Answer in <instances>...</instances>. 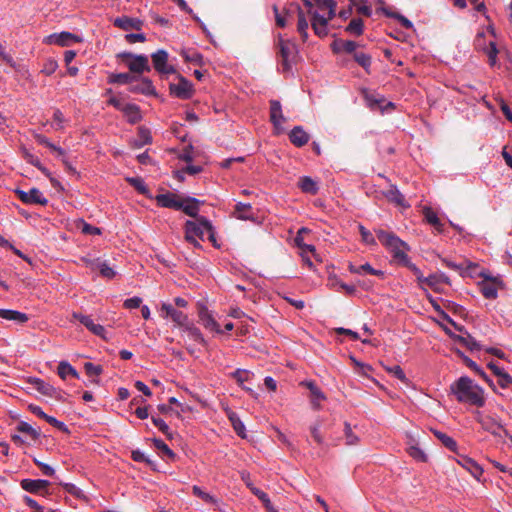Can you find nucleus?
Returning <instances> with one entry per match:
<instances>
[{
  "label": "nucleus",
  "mask_w": 512,
  "mask_h": 512,
  "mask_svg": "<svg viewBox=\"0 0 512 512\" xmlns=\"http://www.w3.org/2000/svg\"><path fill=\"white\" fill-rule=\"evenodd\" d=\"M433 432V434L435 435V437L437 439H439L441 441V443L446 447L448 448L449 450L451 451H456L457 449V443L456 441L448 436L447 434L441 432V431H438V430H434L432 429L431 430Z\"/></svg>",
  "instance_id": "36"
},
{
  "label": "nucleus",
  "mask_w": 512,
  "mask_h": 512,
  "mask_svg": "<svg viewBox=\"0 0 512 512\" xmlns=\"http://www.w3.org/2000/svg\"><path fill=\"white\" fill-rule=\"evenodd\" d=\"M350 271L352 273H355V274L367 273V274L375 275V276H378V277H383L384 276V272L382 270L374 269L369 263H365V264H362V265H359V266L351 265L350 266Z\"/></svg>",
  "instance_id": "34"
},
{
  "label": "nucleus",
  "mask_w": 512,
  "mask_h": 512,
  "mask_svg": "<svg viewBox=\"0 0 512 512\" xmlns=\"http://www.w3.org/2000/svg\"><path fill=\"white\" fill-rule=\"evenodd\" d=\"M498 377V383L502 388H507L512 384V376H510L508 373L503 371Z\"/></svg>",
  "instance_id": "64"
},
{
  "label": "nucleus",
  "mask_w": 512,
  "mask_h": 512,
  "mask_svg": "<svg viewBox=\"0 0 512 512\" xmlns=\"http://www.w3.org/2000/svg\"><path fill=\"white\" fill-rule=\"evenodd\" d=\"M199 319L202 325L211 331L220 332L219 325L213 318L212 314L205 307H201L199 310Z\"/></svg>",
  "instance_id": "22"
},
{
  "label": "nucleus",
  "mask_w": 512,
  "mask_h": 512,
  "mask_svg": "<svg viewBox=\"0 0 512 512\" xmlns=\"http://www.w3.org/2000/svg\"><path fill=\"white\" fill-rule=\"evenodd\" d=\"M477 422L481 425L482 429L489 432L495 438H497L500 442L506 444L509 439L512 445V435L504 428V426L495 418L489 415H481L478 413Z\"/></svg>",
  "instance_id": "4"
},
{
  "label": "nucleus",
  "mask_w": 512,
  "mask_h": 512,
  "mask_svg": "<svg viewBox=\"0 0 512 512\" xmlns=\"http://www.w3.org/2000/svg\"><path fill=\"white\" fill-rule=\"evenodd\" d=\"M298 186L299 188L304 192V193H308V194H311V195H315L317 194L318 190H319V187L317 185V182L314 181L311 177L309 176H303V177H300L299 179V182H298Z\"/></svg>",
  "instance_id": "27"
},
{
  "label": "nucleus",
  "mask_w": 512,
  "mask_h": 512,
  "mask_svg": "<svg viewBox=\"0 0 512 512\" xmlns=\"http://www.w3.org/2000/svg\"><path fill=\"white\" fill-rule=\"evenodd\" d=\"M153 443L154 446L168 458L174 459L176 457V454L168 447V445L163 440L154 438Z\"/></svg>",
  "instance_id": "48"
},
{
  "label": "nucleus",
  "mask_w": 512,
  "mask_h": 512,
  "mask_svg": "<svg viewBox=\"0 0 512 512\" xmlns=\"http://www.w3.org/2000/svg\"><path fill=\"white\" fill-rule=\"evenodd\" d=\"M251 209L252 207L250 204L239 202L235 205L234 213L237 218L247 220L252 217Z\"/></svg>",
  "instance_id": "40"
},
{
  "label": "nucleus",
  "mask_w": 512,
  "mask_h": 512,
  "mask_svg": "<svg viewBox=\"0 0 512 512\" xmlns=\"http://www.w3.org/2000/svg\"><path fill=\"white\" fill-rule=\"evenodd\" d=\"M84 369L86 374L89 377L93 378L90 382L93 384H99L100 380L94 377H97L102 373V367L100 365H95L91 362H86L84 364Z\"/></svg>",
  "instance_id": "38"
},
{
  "label": "nucleus",
  "mask_w": 512,
  "mask_h": 512,
  "mask_svg": "<svg viewBox=\"0 0 512 512\" xmlns=\"http://www.w3.org/2000/svg\"><path fill=\"white\" fill-rule=\"evenodd\" d=\"M247 487L256 497H258L263 502L266 508H270L271 502L268 495L265 492L255 487L252 483H247Z\"/></svg>",
  "instance_id": "47"
},
{
  "label": "nucleus",
  "mask_w": 512,
  "mask_h": 512,
  "mask_svg": "<svg viewBox=\"0 0 512 512\" xmlns=\"http://www.w3.org/2000/svg\"><path fill=\"white\" fill-rule=\"evenodd\" d=\"M128 183L134 187L139 193L146 195L149 190L144 182V180L140 177H130L127 178Z\"/></svg>",
  "instance_id": "45"
},
{
  "label": "nucleus",
  "mask_w": 512,
  "mask_h": 512,
  "mask_svg": "<svg viewBox=\"0 0 512 512\" xmlns=\"http://www.w3.org/2000/svg\"><path fill=\"white\" fill-rule=\"evenodd\" d=\"M121 111L127 117V120L131 124H136L141 121L142 115L140 109L135 104H125Z\"/></svg>",
  "instance_id": "24"
},
{
  "label": "nucleus",
  "mask_w": 512,
  "mask_h": 512,
  "mask_svg": "<svg viewBox=\"0 0 512 512\" xmlns=\"http://www.w3.org/2000/svg\"><path fill=\"white\" fill-rule=\"evenodd\" d=\"M408 453L412 458L419 462L427 461V455L425 454V452L416 445L410 446L408 449Z\"/></svg>",
  "instance_id": "50"
},
{
  "label": "nucleus",
  "mask_w": 512,
  "mask_h": 512,
  "mask_svg": "<svg viewBox=\"0 0 512 512\" xmlns=\"http://www.w3.org/2000/svg\"><path fill=\"white\" fill-rule=\"evenodd\" d=\"M270 120L273 123L274 127L277 129L285 121V118L282 114L281 103L278 100L270 101Z\"/></svg>",
  "instance_id": "21"
},
{
  "label": "nucleus",
  "mask_w": 512,
  "mask_h": 512,
  "mask_svg": "<svg viewBox=\"0 0 512 512\" xmlns=\"http://www.w3.org/2000/svg\"><path fill=\"white\" fill-rule=\"evenodd\" d=\"M359 232L362 237V241L368 245L375 244V239L372 235V233L367 230L363 225H359Z\"/></svg>",
  "instance_id": "54"
},
{
  "label": "nucleus",
  "mask_w": 512,
  "mask_h": 512,
  "mask_svg": "<svg viewBox=\"0 0 512 512\" xmlns=\"http://www.w3.org/2000/svg\"><path fill=\"white\" fill-rule=\"evenodd\" d=\"M0 318L17 323H25L29 319L27 314L10 309H0Z\"/></svg>",
  "instance_id": "26"
},
{
  "label": "nucleus",
  "mask_w": 512,
  "mask_h": 512,
  "mask_svg": "<svg viewBox=\"0 0 512 512\" xmlns=\"http://www.w3.org/2000/svg\"><path fill=\"white\" fill-rule=\"evenodd\" d=\"M155 199L157 204L161 207L172 208L175 210H180L182 207V200L173 193L159 194Z\"/></svg>",
  "instance_id": "17"
},
{
  "label": "nucleus",
  "mask_w": 512,
  "mask_h": 512,
  "mask_svg": "<svg viewBox=\"0 0 512 512\" xmlns=\"http://www.w3.org/2000/svg\"><path fill=\"white\" fill-rule=\"evenodd\" d=\"M161 312L164 318L170 317L178 326L183 327L188 323L187 315L179 310H176L171 304L163 303Z\"/></svg>",
  "instance_id": "13"
},
{
  "label": "nucleus",
  "mask_w": 512,
  "mask_h": 512,
  "mask_svg": "<svg viewBox=\"0 0 512 512\" xmlns=\"http://www.w3.org/2000/svg\"><path fill=\"white\" fill-rule=\"evenodd\" d=\"M278 47L282 70L283 72H288L291 70L292 63L297 55L296 45L290 40H285L282 37H279Z\"/></svg>",
  "instance_id": "6"
},
{
  "label": "nucleus",
  "mask_w": 512,
  "mask_h": 512,
  "mask_svg": "<svg viewBox=\"0 0 512 512\" xmlns=\"http://www.w3.org/2000/svg\"><path fill=\"white\" fill-rule=\"evenodd\" d=\"M192 491L195 496L201 498L202 500H204L207 503H210V504L217 503V499L214 496L204 492L199 486H196V485L193 486Z\"/></svg>",
  "instance_id": "49"
},
{
  "label": "nucleus",
  "mask_w": 512,
  "mask_h": 512,
  "mask_svg": "<svg viewBox=\"0 0 512 512\" xmlns=\"http://www.w3.org/2000/svg\"><path fill=\"white\" fill-rule=\"evenodd\" d=\"M131 457L136 462H145L149 466H153L154 465V462L151 461L148 457H146L145 454L143 452H141L140 450L132 451Z\"/></svg>",
  "instance_id": "59"
},
{
  "label": "nucleus",
  "mask_w": 512,
  "mask_h": 512,
  "mask_svg": "<svg viewBox=\"0 0 512 512\" xmlns=\"http://www.w3.org/2000/svg\"><path fill=\"white\" fill-rule=\"evenodd\" d=\"M152 142V137L150 134V131L146 127H139L138 128V138L134 140L132 146L134 148H141L146 144H150Z\"/></svg>",
  "instance_id": "31"
},
{
  "label": "nucleus",
  "mask_w": 512,
  "mask_h": 512,
  "mask_svg": "<svg viewBox=\"0 0 512 512\" xmlns=\"http://www.w3.org/2000/svg\"><path fill=\"white\" fill-rule=\"evenodd\" d=\"M137 80V76L129 73H112L109 75L108 82L112 84H129Z\"/></svg>",
  "instance_id": "29"
},
{
  "label": "nucleus",
  "mask_w": 512,
  "mask_h": 512,
  "mask_svg": "<svg viewBox=\"0 0 512 512\" xmlns=\"http://www.w3.org/2000/svg\"><path fill=\"white\" fill-rule=\"evenodd\" d=\"M232 376L239 382L243 383L247 381L250 377V372L247 370L237 369L233 372Z\"/></svg>",
  "instance_id": "63"
},
{
  "label": "nucleus",
  "mask_w": 512,
  "mask_h": 512,
  "mask_svg": "<svg viewBox=\"0 0 512 512\" xmlns=\"http://www.w3.org/2000/svg\"><path fill=\"white\" fill-rule=\"evenodd\" d=\"M387 371L391 374H393L396 378H398L400 381L407 383L408 379L402 370V368L399 365H395L393 367L387 368Z\"/></svg>",
  "instance_id": "57"
},
{
  "label": "nucleus",
  "mask_w": 512,
  "mask_h": 512,
  "mask_svg": "<svg viewBox=\"0 0 512 512\" xmlns=\"http://www.w3.org/2000/svg\"><path fill=\"white\" fill-rule=\"evenodd\" d=\"M363 28V20L361 18H353L346 27V31L356 36H360L363 33Z\"/></svg>",
  "instance_id": "41"
},
{
  "label": "nucleus",
  "mask_w": 512,
  "mask_h": 512,
  "mask_svg": "<svg viewBox=\"0 0 512 512\" xmlns=\"http://www.w3.org/2000/svg\"><path fill=\"white\" fill-rule=\"evenodd\" d=\"M72 318L74 320H77L79 321L82 325H84L90 332L93 330V328L95 327V323L93 321V319L91 318V316H88V315H83L82 313H79V312H73L72 313Z\"/></svg>",
  "instance_id": "44"
},
{
  "label": "nucleus",
  "mask_w": 512,
  "mask_h": 512,
  "mask_svg": "<svg viewBox=\"0 0 512 512\" xmlns=\"http://www.w3.org/2000/svg\"><path fill=\"white\" fill-rule=\"evenodd\" d=\"M27 383L44 396L60 399L61 391L37 377H29Z\"/></svg>",
  "instance_id": "9"
},
{
  "label": "nucleus",
  "mask_w": 512,
  "mask_h": 512,
  "mask_svg": "<svg viewBox=\"0 0 512 512\" xmlns=\"http://www.w3.org/2000/svg\"><path fill=\"white\" fill-rule=\"evenodd\" d=\"M496 280H493V283L483 284L481 287V292L486 299H495L497 298V287L495 285Z\"/></svg>",
  "instance_id": "46"
},
{
  "label": "nucleus",
  "mask_w": 512,
  "mask_h": 512,
  "mask_svg": "<svg viewBox=\"0 0 512 512\" xmlns=\"http://www.w3.org/2000/svg\"><path fill=\"white\" fill-rule=\"evenodd\" d=\"M50 485V482L48 480L44 479H23L20 482V486L23 490L37 494L40 493L42 490H46L47 487Z\"/></svg>",
  "instance_id": "15"
},
{
  "label": "nucleus",
  "mask_w": 512,
  "mask_h": 512,
  "mask_svg": "<svg viewBox=\"0 0 512 512\" xmlns=\"http://www.w3.org/2000/svg\"><path fill=\"white\" fill-rule=\"evenodd\" d=\"M229 420L233 426V429L237 433V435L240 436L241 438H246L245 425L240 420L238 415L234 412L229 413Z\"/></svg>",
  "instance_id": "39"
},
{
  "label": "nucleus",
  "mask_w": 512,
  "mask_h": 512,
  "mask_svg": "<svg viewBox=\"0 0 512 512\" xmlns=\"http://www.w3.org/2000/svg\"><path fill=\"white\" fill-rule=\"evenodd\" d=\"M141 303H142V299L140 297L135 296V297L126 299L123 303V306L126 309H135V308L140 307Z\"/></svg>",
  "instance_id": "62"
},
{
  "label": "nucleus",
  "mask_w": 512,
  "mask_h": 512,
  "mask_svg": "<svg viewBox=\"0 0 512 512\" xmlns=\"http://www.w3.org/2000/svg\"><path fill=\"white\" fill-rule=\"evenodd\" d=\"M57 67H58V63L56 60L48 59L44 63V66H43L41 72L49 76V75H52L56 71Z\"/></svg>",
  "instance_id": "56"
},
{
  "label": "nucleus",
  "mask_w": 512,
  "mask_h": 512,
  "mask_svg": "<svg viewBox=\"0 0 512 512\" xmlns=\"http://www.w3.org/2000/svg\"><path fill=\"white\" fill-rule=\"evenodd\" d=\"M129 92L141 93L145 95H155V88L152 81L149 78L143 77L140 80H136L129 86Z\"/></svg>",
  "instance_id": "16"
},
{
  "label": "nucleus",
  "mask_w": 512,
  "mask_h": 512,
  "mask_svg": "<svg viewBox=\"0 0 512 512\" xmlns=\"http://www.w3.org/2000/svg\"><path fill=\"white\" fill-rule=\"evenodd\" d=\"M183 327H186L187 331L189 332V335L195 341L200 342V343L204 342L202 334L198 328L194 327L193 325H190L189 322L187 323V325H184Z\"/></svg>",
  "instance_id": "58"
},
{
  "label": "nucleus",
  "mask_w": 512,
  "mask_h": 512,
  "mask_svg": "<svg viewBox=\"0 0 512 512\" xmlns=\"http://www.w3.org/2000/svg\"><path fill=\"white\" fill-rule=\"evenodd\" d=\"M114 25L125 31L131 29L140 30L142 28L143 22L137 18L123 16L116 18L114 20Z\"/></svg>",
  "instance_id": "20"
},
{
  "label": "nucleus",
  "mask_w": 512,
  "mask_h": 512,
  "mask_svg": "<svg viewBox=\"0 0 512 512\" xmlns=\"http://www.w3.org/2000/svg\"><path fill=\"white\" fill-rule=\"evenodd\" d=\"M153 67L160 74H173L175 68L168 65V53L165 50H158L151 55Z\"/></svg>",
  "instance_id": "12"
},
{
  "label": "nucleus",
  "mask_w": 512,
  "mask_h": 512,
  "mask_svg": "<svg viewBox=\"0 0 512 512\" xmlns=\"http://www.w3.org/2000/svg\"><path fill=\"white\" fill-rule=\"evenodd\" d=\"M457 463L467 470L475 479L480 480L483 474V468L472 458L460 455L456 459Z\"/></svg>",
  "instance_id": "14"
},
{
  "label": "nucleus",
  "mask_w": 512,
  "mask_h": 512,
  "mask_svg": "<svg viewBox=\"0 0 512 512\" xmlns=\"http://www.w3.org/2000/svg\"><path fill=\"white\" fill-rule=\"evenodd\" d=\"M35 139L36 141L41 144V145H45L46 147H48L49 149H51L52 151L54 152H57V154L59 156H64L65 152L64 150L61 148V147H58L56 145H54L53 143H51L47 137H45L44 135L42 134H36L35 135Z\"/></svg>",
  "instance_id": "43"
},
{
  "label": "nucleus",
  "mask_w": 512,
  "mask_h": 512,
  "mask_svg": "<svg viewBox=\"0 0 512 512\" xmlns=\"http://www.w3.org/2000/svg\"><path fill=\"white\" fill-rule=\"evenodd\" d=\"M199 204L200 201L196 198L188 197L185 201L182 200V207L180 210H182L186 215L196 219L199 217Z\"/></svg>",
  "instance_id": "25"
},
{
  "label": "nucleus",
  "mask_w": 512,
  "mask_h": 512,
  "mask_svg": "<svg viewBox=\"0 0 512 512\" xmlns=\"http://www.w3.org/2000/svg\"><path fill=\"white\" fill-rule=\"evenodd\" d=\"M34 463L41 469V472L45 476H54L55 470L49 466L48 464L41 462L37 459H34Z\"/></svg>",
  "instance_id": "60"
},
{
  "label": "nucleus",
  "mask_w": 512,
  "mask_h": 512,
  "mask_svg": "<svg viewBox=\"0 0 512 512\" xmlns=\"http://www.w3.org/2000/svg\"><path fill=\"white\" fill-rule=\"evenodd\" d=\"M353 58L364 69L371 65V57L363 52H355Z\"/></svg>",
  "instance_id": "51"
},
{
  "label": "nucleus",
  "mask_w": 512,
  "mask_h": 512,
  "mask_svg": "<svg viewBox=\"0 0 512 512\" xmlns=\"http://www.w3.org/2000/svg\"><path fill=\"white\" fill-rule=\"evenodd\" d=\"M151 420L164 435L170 437V428L161 418L152 416Z\"/></svg>",
  "instance_id": "53"
},
{
  "label": "nucleus",
  "mask_w": 512,
  "mask_h": 512,
  "mask_svg": "<svg viewBox=\"0 0 512 512\" xmlns=\"http://www.w3.org/2000/svg\"><path fill=\"white\" fill-rule=\"evenodd\" d=\"M179 82L177 84L170 83V94L179 99H190L193 95V85L185 77L178 75Z\"/></svg>",
  "instance_id": "8"
},
{
  "label": "nucleus",
  "mask_w": 512,
  "mask_h": 512,
  "mask_svg": "<svg viewBox=\"0 0 512 512\" xmlns=\"http://www.w3.org/2000/svg\"><path fill=\"white\" fill-rule=\"evenodd\" d=\"M321 421H316L313 425L310 426V433H311V436L313 437L314 441L318 444H323L324 443V439L320 433V428H321Z\"/></svg>",
  "instance_id": "52"
},
{
  "label": "nucleus",
  "mask_w": 512,
  "mask_h": 512,
  "mask_svg": "<svg viewBox=\"0 0 512 512\" xmlns=\"http://www.w3.org/2000/svg\"><path fill=\"white\" fill-rule=\"evenodd\" d=\"M384 197L396 206L408 208L410 205L406 202L404 195L398 190L397 186L390 184L389 189L383 192Z\"/></svg>",
  "instance_id": "18"
},
{
  "label": "nucleus",
  "mask_w": 512,
  "mask_h": 512,
  "mask_svg": "<svg viewBox=\"0 0 512 512\" xmlns=\"http://www.w3.org/2000/svg\"><path fill=\"white\" fill-rule=\"evenodd\" d=\"M301 385L309 389L313 408L319 409L321 401L326 399L324 393L313 381H305L302 382Z\"/></svg>",
  "instance_id": "19"
},
{
  "label": "nucleus",
  "mask_w": 512,
  "mask_h": 512,
  "mask_svg": "<svg viewBox=\"0 0 512 512\" xmlns=\"http://www.w3.org/2000/svg\"><path fill=\"white\" fill-rule=\"evenodd\" d=\"M17 430L21 433L28 434L33 440L40 437V431L34 429L30 424L24 421L19 422Z\"/></svg>",
  "instance_id": "42"
},
{
  "label": "nucleus",
  "mask_w": 512,
  "mask_h": 512,
  "mask_svg": "<svg viewBox=\"0 0 512 512\" xmlns=\"http://www.w3.org/2000/svg\"><path fill=\"white\" fill-rule=\"evenodd\" d=\"M15 193L25 204H39L42 206L48 204V199L43 196V193L38 188H31L28 192L17 189Z\"/></svg>",
  "instance_id": "11"
},
{
  "label": "nucleus",
  "mask_w": 512,
  "mask_h": 512,
  "mask_svg": "<svg viewBox=\"0 0 512 512\" xmlns=\"http://www.w3.org/2000/svg\"><path fill=\"white\" fill-rule=\"evenodd\" d=\"M451 392L459 402L469 403L477 407H482L485 403L483 390L467 376L460 377L450 386Z\"/></svg>",
  "instance_id": "1"
},
{
  "label": "nucleus",
  "mask_w": 512,
  "mask_h": 512,
  "mask_svg": "<svg viewBox=\"0 0 512 512\" xmlns=\"http://www.w3.org/2000/svg\"><path fill=\"white\" fill-rule=\"evenodd\" d=\"M423 215L425 220L432 225L437 232L441 233L443 231V224L438 218L437 214L432 210V208L425 206L423 208Z\"/></svg>",
  "instance_id": "28"
},
{
  "label": "nucleus",
  "mask_w": 512,
  "mask_h": 512,
  "mask_svg": "<svg viewBox=\"0 0 512 512\" xmlns=\"http://www.w3.org/2000/svg\"><path fill=\"white\" fill-rule=\"evenodd\" d=\"M357 47L358 44L351 40H337L333 43V50L335 52L355 53Z\"/></svg>",
  "instance_id": "32"
},
{
  "label": "nucleus",
  "mask_w": 512,
  "mask_h": 512,
  "mask_svg": "<svg viewBox=\"0 0 512 512\" xmlns=\"http://www.w3.org/2000/svg\"><path fill=\"white\" fill-rule=\"evenodd\" d=\"M119 57L123 60L131 59V61L127 63V66L132 73L141 74L143 72L151 71L149 60L146 55H134L132 53L125 52L119 54Z\"/></svg>",
  "instance_id": "7"
},
{
  "label": "nucleus",
  "mask_w": 512,
  "mask_h": 512,
  "mask_svg": "<svg viewBox=\"0 0 512 512\" xmlns=\"http://www.w3.org/2000/svg\"><path fill=\"white\" fill-rule=\"evenodd\" d=\"M316 9L313 12L311 26L314 33L319 37L328 34V23L336 14V2L334 0L315 1Z\"/></svg>",
  "instance_id": "2"
},
{
  "label": "nucleus",
  "mask_w": 512,
  "mask_h": 512,
  "mask_svg": "<svg viewBox=\"0 0 512 512\" xmlns=\"http://www.w3.org/2000/svg\"><path fill=\"white\" fill-rule=\"evenodd\" d=\"M289 139L296 147H302L309 141V135L303 130L301 126H296L289 134Z\"/></svg>",
  "instance_id": "23"
},
{
  "label": "nucleus",
  "mask_w": 512,
  "mask_h": 512,
  "mask_svg": "<svg viewBox=\"0 0 512 512\" xmlns=\"http://www.w3.org/2000/svg\"><path fill=\"white\" fill-rule=\"evenodd\" d=\"M58 375L62 379H66L67 376H72L74 378H79L78 372L75 370V368L68 363L67 361H61L57 368Z\"/></svg>",
  "instance_id": "35"
},
{
  "label": "nucleus",
  "mask_w": 512,
  "mask_h": 512,
  "mask_svg": "<svg viewBox=\"0 0 512 512\" xmlns=\"http://www.w3.org/2000/svg\"><path fill=\"white\" fill-rule=\"evenodd\" d=\"M23 502L29 506L33 512H43V507L39 505L34 499H32L30 496H23Z\"/></svg>",
  "instance_id": "61"
},
{
  "label": "nucleus",
  "mask_w": 512,
  "mask_h": 512,
  "mask_svg": "<svg viewBox=\"0 0 512 512\" xmlns=\"http://www.w3.org/2000/svg\"><path fill=\"white\" fill-rule=\"evenodd\" d=\"M212 228L211 222L203 216L195 220H188L185 223V239L192 240L193 238L204 239V235Z\"/></svg>",
  "instance_id": "5"
},
{
  "label": "nucleus",
  "mask_w": 512,
  "mask_h": 512,
  "mask_svg": "<svg viewBox=\"0 0 512 512\" xmlns=\"http://www.w3.org/2000/svg\"><path fill=\"white\" fill-rule=\"evenodd\" d=\"M46 43L48 44H55L61 47H67L72 45L73 43H80L82 42V38L76 34L63 31L61 33H54L49 35L45 39Z\"/></svg>",
  "instance_id": "10"
},
{
  "label": "nucleus",
  "mask_w": 512,
  "mask_h": 512,
  "mask_svg": "<svg viewBox=\"0 0 512 512\" xmlns=\"http://www.w3.org/2000/svg\"><path fill=\"white\" fill-rule=\"evenodd\" d=\"M91 267L94 270H98L101 276L107 279H112L116 275V272L112 267H110L105 261H101L99 259L92 262Z\"/></svg>",
  "instance_id": "30"
},
{
  "label": "nucleus",
  "mask_w": 512,
  "mask_h": 512,
  "mask_svg": "<svg viewBox=\"0 0 512 512\" xmlns=\"http://www.w3.org/2000/svg\"><path fill=\"white\" fill-rule=\"evenodd\" d=\"M298 11V22H297V31L301 35L303 41H306L308 38V21L306 19L305 13L300 7H297Z\"/></svg>",
  "instance_id": "33"
},
{
  "label": "nucleus",
  "mask_w": 512,
  "mask_h": 512,
  "mask_svg": "<svg viewBox=\"0 0 512 512\" xmlns=\"http://www.w3.org/2000/svg\"><path fill=\"white\" fill-rule=\"evenodd\" d=\"M455 339L471 351L481 349V345L469 333H466V336L457 335Z\"/></svg>",
  "instance_id": "37"
},
{
  "label": "nucleus",
  "mask_w": 512,
  "mask_h": 512,
  "mask_svg": "<svg viewBox=\"0 0 512 512\" xmlns=\"http://www.w3.org/2000/svg\"><path fill=\"white\" fill-rule=\"evenodd\" d=\"M498 49L494 42H490L489 48L487 49L488 61L491 66H494L497 61Z\"/></svg>",
  "instance_id": "55"
},
{
  "label": "nucleus",
  "mask_w": 512,
  "mask_h": 512,
  "mask_svg": "<svg viewBox=\"0 0 512 512\" xmlns=\"http://www.w3.org/2000/svg\"><path fill=\"white\" fill-rule=\"evenodd\" d=\"M376 235L381 244L391 252L393 259L398 264L408 263L407 251L409 246L407 243L402 241L396 234L381 229L376 231Z\"/></svg>",
  "instance_id": "3"
}]
</instances>
